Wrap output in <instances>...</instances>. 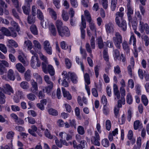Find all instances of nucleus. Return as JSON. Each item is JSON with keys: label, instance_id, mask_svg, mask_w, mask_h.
<instances>
[{"label": "nucleus", "instance_id": "4c0bfd02", "mask_svg": "<svg viewBox=\"0 0 149 149\" xmlns=\"http://www.w3.org/2000/svg\"><path fill=\"white\" fill-rule=\"evenodd\" d=\"M89 23V26L91 30L93 31L94 33L96 32V28L95 24L92 22L91 21L90 22H88Z\"/></svg>", "mask_w": 149, "mask_h": 149}, {"label": "nucleus", "instance_id": "338daca9", "mask_svg": "<svg viewBox=\"0 0 149 149\" xmlns=\"http://www.w3.org/2000/svg\"><path fill=\"white\" fill-rule=\"evenodd\" d=\"M0 50L4 54H6L7 52L6 47L3 44H0Z\"/></svg>", "mask_w": 149, "mask_h": 149}, {"label": "nucleus", "instance_id": "864d4df0", "mask_svg": "<svg viewBox=\"0 0 149 149\" xmlns=\"http://www.w3.org/2000/svg\"><path fill=\"white\" fill-rule=\"evenodd\" d=\"M48 112L50 114L54 116H56L58 114V112L57 111L52 108L49 109Z\"/></svg>", "mask_w": 149, "mask_h": 149}, {"label": "nucleus", "instance_id": "e433bc0d", "mask_svg": "<svg viewBox=\"0 0 149 149\" xmlns=\"http://www.w3.org/2000/svg\"><path fill=\"white\" fill-rule=\"evenodd\" d=\"M21 87L24 89H27L29 88V84L26 81H23L20 84Z\"/></svg>", "mask_w": 149, "mask_h": 149}, {"label": "nucleus", "instance_id": "c85d7f7f", "mask_svg": "<svg viewBox=\"0 0 149 149\" xmlns=\"http://www.w3.org/2000/svg\"><path fill=\"white\" fill-rule=\"evenodd\" d=\"M48 10L52 18L56 20L57 18V15L56 12L53 9L50 8H48Z\"/></svg>", "mask_w": 149, "mask_h": 149}, {"label": "nucleus", "instance_id": "c03bdc74", "mask_svg": "<svg viewBox=\"0 0 149 149\" xmlns=\"http://www.w3.org/2000/svg\"><path fill=\"white\" fill-rule=\"evenodd\" d=\"M11 25L14 27V28L15 29L16 31L19 34H20V33H19V31H20V28L18 24L14 21H11Z\"/></svg>", "mask_w": 149, "mask_h": 149}, {"label": "nucleus", "instance_id": "412c9836", "mask_svg": "<svg viewBox=\"0 0 149 149\" xmlns=\"http://www.w3.org/2000/svg\"><path fill=\"white\" fill-rule=\"evenodd\" d=\"M16 68L20 72L23 73L25 70L24 67L20 63H17L15 65Z\"/></svg>", "mask_w": 149, "mask_h": 149}, {"label": "nucleus", "instance_id": "69168bd1", "mask_svg": "<svg viewBox=\"0 0 149 149\" xmlns=\"http://www.w3.org/2000/svg\"><path fill=\"white\" fill-rule=\"evenodd\" d=\"M100 140L91 138V141L92 143L94 145L99 146L100 145V143L99 142Z\"/></svg>", "mask_w": 149, "mask_h": 149}, {"label": "nucleus", "instance_id": "7ed1b4c3", "mask_svg": "<svg viewBox=\"0 0 149 149\" xmlns=\"http://www.w3.org/2000/svg\"><path fill=\"white\" fill-rule=\"evenodd\" d=\"M43 67H42V69L43 72L47 74L48 72L51 76H53L55 74V71L53 67L51 65H45V64H43Z\"/></svg>", "mask_w": 149, "mask_h": 149}, {"label": "nucleus", "instance_id": "1a4fd4ad", "mask_svg": "<svg viewBox=\"0 0 149 149\" xmlns=\"http://www.w3.org/2000/svg\"><path fill=\"white\" fill-rule=\"evenodd\" d=\"M139 28V31L141 33H143L145 30L146 34H149V27L147 24H144L143 22L140 21Z\"/></svg>", "mask_w": 149, "mask_h": 149}, {"label": "nucleus", "instance_id": "6e6552de", "mask_svg": "<svg viewBox=\"0 0 149 149\" xmlns=\"http://www.w3.org/2000/svg\"><path fill=\"white\" fill-rule=\"evenodd\" d=\"M0 89L1 90V92H3L9 95H10L11 93H14L13 88L8 84H6L3 87V88L0 87Z\"/></svg>", "mask_w": 149, "mask_h": 149}, {"label": "nucleus", "instance_id": "393cba45", "mask_svg": "<svg viewBox=\"0 0 149 149\" xmlns=\"http://www.w3.org/2000/svg\"><path fill=\"white\" fill-rule=\"evenodd\" d=\"M68 75L70 77L71 81L74 83H76L77 82V77L75 73L69 72Z\"/></svg>", "mask_w": 149, "mask_h": 149}, {"label": "nucleus", "instance_id": "dca6fc26", "mask_svg": "<svg viewBox=\"0 0 149 149\" xmlns=\"http://www.w3.org/2000/svg\"><path fill=\"white\" fill-rule=\"evenodd\" d=\"M37 130V127L35 125H32L31 126V128L28 130V132L32 136L36 137L37 135L35 133V132Z\"/></svg>", "mask_w": 149, "mask_h": 149}, {"label": "nucleus", "instance_id": "20e7f679", "mask_svg": "<svg viewBox=\"0 0 149 149\" xmlns=\"http://www.w3.org/2000/svg\"><path fill=\"white\" fill-rule=\"evenodd\" d=\"M30 62L31 66L34 69L37 67H39L41 63L38 56H33Z\"/></svg>", "mask_w": 149, "mask_h": 149}, {"label": "nucleus", "instance_id": "4468645a", "mask_svg": "<svg viewBox=\"0 0 149 149\" xmlns=\"http://www.w3.org/2000/svg\"><path fill=\"white\" fill-rule=\"evenodd\" d=\"M135 18L134 20H133V21H134L133 24H132L133 26V25H137V19L140 20V22L141 21L142 19V17L139 11H136L135 13Z\"/></svg>", "mask_w": 149, "mask_h": 149}, {"label": "nucleus", "instance_id": "ddd939ff", "mask_svg": "<svg viewBox=\"0 0 149 149\" xmlns=\"http://www.w3.org/2000/svg\"><path fill=\"white\" fill-rule=\"evenodd\" d=\"M116 24L120 27L121 28V29L123 31H125L127 30V24L126 21L124 19L116 23Z\"/></svg>", "mask_w": 149, "mask_h": 149}, {"label": "nucleus", "instance_id": "a878e982", "mask_svg": "<svg viewBox=\"0 0 149 149\" xmlns=\"http://www.w3.org/2000/svg\"><path fill=\"white\" fill-rule=\"evenodd\" d=\"M37 17L41 21V24L42 25H43L42 23L44 22V17L40 9H38L37 11Z\"/></svg>", "mask_w": 149, "mask_h": 149}, {"label": "nucleus", "instance_id": "9d476101", "mask_svg": "<svg viewBox=\"0 0 149 149\" xmlns=\"http://www.w3.org/2000/svg\"><path fill=\"white\" fill-rule=\"evenodd\" d=\"M43 48L46 52L49 55H51L52 53V49L49 42L46 40L43 43Z\"/></svg>", "mask_w": 149, "mask_h": 149}, {"label": "nucleus", "instance_id": "0e129e2a", "mask_svg": "<svg viewBox=\"0 0 149 149\" xmlns=\"http://www.w3.org/2000/svg\"><path fill=\"white\" fill-rule=\"evenodd\" d=\"M8 42L11 46H13L15 47H17L18 46V44L13 40H8Z\"/></svg>", "mask_w": 149, "mask_h": 149}, {"label": "nucleus", "instance_id": "f3484780", "mask_svg": "<svg viewBox=\"0 0 149 149\" xmlns=\"http://www.w3.org/2000/svg\"><path fill=\"white\" fill-rule=\"evenodd\" d=\"M49 29L50 31L51 35L53 36H56L57 33V31L54 25L51 24L49 26Z\"/></svg>", "mask_w": 149, "mask_h": 149}, {"label": "nucleus", "instance_id": "3c124183", "mask_svg": "<svg viewBox=\"0 0 149 149\" xmlns=\"http://www.w3.org/2000/svg\"><path fill=\"white\" fill-rule=\"evenodd\" d=\"M35 18L33 16H29L27 17V21L30 24H33L35 21Z\"/></svg>", "mask_w": 149, "mask_h": 149}, {"label": "nucleus", "instance_id": "13d9d810", "mask_svg": "<svg viewBox=\"0 0 149 149\" xmlns=\"http://www.w3.org/2000/svg\"><path fill=\"white\" fill-rule=\"evenodd\" d=\"M142 39L145 42V45L146 46H148L149 44V38L147 36H145L142 37Z\"/></svg>", "mask_w": 149, "mask_h": 149}, {"label": "nucleus", "instance_id": "5fc2aeb1", "mask_svg": "<svg viewBox=\"0 0 149 149\" xmlns=\"http://www.w3.org/2000/svg\"><path fill=\"white\" fill-rule=\"evenodd\" d=\"M65 63L67 68H70L72 66L71 62L70 60L68 58H65Z\"/></svg>", "mask_w": 149, "mask_h": 149}, {"label": "nucleus", "instance_id": "052dcab7", "mask_svg": "<svg viewBox=\"0 0 149 149\" xmlns=\"http://www.w3.org/2000/svg\"><path fill=\"white\" fill-rule=\"evenodd\" d=\"M76 61L77 63L78 64H80L81 65V67L82 70L84 71V67L83 65L82 62H81L79 61V57L76 56Z\"/></svg>", "mask_w": 149, "mask_h": 149}, {"label": "nucleus", "instance_id": "7c9ffc66", "mask_svg": "<svg viewBox=\"0 0 149 149\" xmlns=\"http://www.w3.org/2000/svg\"><path fill=\"white\" fill-rule=\"evenodd\" d=\"M23 12L26 15H29L30 11V6L25 5L22 7Z\"/></svg>", "mask_w": 149, "mask_h": 149}, {"label": "nucleus", "instance_id": "774afa93", "mask_svg": "<svg viewBox=\"0 0 149 149\" xmlns=\"http://www.w3.org/2000/svg\"><path fill=\"white\" fill-rule=\"evenodd\" d=\"M45 136L50 139L53 138V136L50 134L49 132L47 129H46L45 132Z\"/></svg>", "mask_w": 149, "mask_h": 149}, {"label": "nucleus", "instance_id": "4be33fe9", "mask_svg": "<svg viewBox=\"0 0 149 149\" xmlns=\"http://www.w3.org/2000/svg\"><path fill=\"white\" fill-rule=\"evenodd\" d=\"M96 43L98 45V47L100 49H102L103 48L104 44L101 37H99L97 38L96 40Z\"/></svg>", "mask_w": 149, "mask_h": 149}, {"label": "nucleus", "instance_id": "0eeeda50", "mask_svg": "<svg viewBox=\"0 0 149 149\" xmlns=\"http://www.w3.org/2000/svg\"><path fill=\"white\" fill-rule=\"evenodd\" d=\"M86 27V23L85 19L84 18L83 16H81V25L80 29L81 32V36L82 39H84L85 37V31L84 29Z\"/></svg>", "mask_w": 149, "mask_h": 149}, {"label": "nucleus", "instance_id": "de8ad7c7", "mask_svg": "<svg viewBox=\"0 0 149 149\" xmlns=\"http://www.w3.org/2000/svg\"><path fill=\"white\" fill-rule=\"evenodd\" d=\"M77 130L78 133L80 135H82L85 133V131L84 128L81 126H78Z\"/></svg>", "mask_w": 149, "mask_h": 149}, {"label": "nucleus", "instance_id": "603ef678", "mask_svg": "<svg viewBox=\"0 0 149 149\" xmlns=\"http://www.w3.org/2000/svg\"><path fill=\"white\" fill-rule=\"evenodd\" d=\"M16 96L21 99L24 97V95L22 91H18L16 93Z\"/></svg>", "mask_w": 149, "mask_h": 149}, {"label": "nucleus", "instance_id": "c9c22d12", "mask_svg": "<svg viewBox=\"0 0 149 149\" xmlns=\"http://www.w3.org/2000/svg\"><path fill=\"white\" fill-rule=\"evenodd\" d=\"M24 78L27 81H29L31 79V71L30 70H27L24 74Z\"/></svg>", "mask_w": 149, "mask_h": 149}, {"label": "nucleus", "instance_id": "f8f14e48", "mask_svg": "<svg viewBox=\"0 0 149 149\" xmlns=\"http://www.w3.org/2000/svg\"><path fill=\"white\" fill-rule=\"evenodd\" d=\"M31 87L30 88V91L33 93H37L38 91V87L37 83L33 79L31 81Z\"/></svg>", "mask_w": 149, "mask_h": 149}, {"label": "nucleus", "instance_id": "6ab92c4d", "mask_svg": "<svg viewBox=\"0 0 149 149\" xmlns=\"http://www.w3.org/2000/svg\"><path fill=\"white\" fill-rule=\"evenodd\" d=\"M143 127L142 123L140 120H137L134 122V128L135 130H137L139 128L141 129Z\"/></svg>", "mask_w": 149, "mask_h": 149}, {"label": "nucleus", "instance_id": "aec40b11", "mask_svg": "<svg viewBox=\"0 0 149 149\" xmlns=\"http://www.w3.org/2000/svg\"><path fill=\"white\" fill-rule=\"evenodd\" d=\"M34 49L36 51L41 50L42 48L41 45L40 43L36 40H34L33 42Z\"/></svg>", "mask_w": 149, "mask_h": 149}, {"label": "nucleus", "instance_id": "e2e57ef3", "mask_svg": "<svg viewBox=\"0 0 149 149\" xmlns=\"http://www.w3.org/2000/svg\"><path fill=\"white\" fill-rule=\"evenodd\" d=\"M103 146L105 147H108L109 146V143L107 139H103L102 141Z\"/></svg>", "mask_w": 149, "mask_h": 149}, {"label": "nucleus", "instance_id": "473e14b6", "mask_svg": "<svg viewBox=\"0 0 149 149\" xmlns=\"http://www.w3.org/2000/svg\"><path fill=\"white\" fill-rule=\"evenodd\" d=\"M111 8L112 11L115 10L117 3V0H111Z\"/></svg>", "mask_w": 149, "mask_h": 149}, {"label": "nucleus", "instance_id": "bf43d9fd", "mask_svg": "<svg viewBox=\"0 0 149 149\" xmlns=\"http://www.w3.org/2000/svg\"><path fill=\"white\" fill-rule=\"evenodd\" d=\"M113 52L114 53L115 59L117 60L120 56V52L119 50L117 49H114Z\"/></svg>", "mask_w": 149, "mask_h": 149}, {"label": "nucleus", "instance_id": "bb28decb", "mask_svg": "<svg viewBox=\"0 0 149 149\" xmlns=\"http://www.w3.org/2000/svg\"><path fill=\"white\" fill-rule=\"evenodd\" d=\"M61 16L63 20L65 21H67L69 19V16L68 13L64 10H62Z\"/></svg>", "mask_w": 149, "mask_h": 149}, {"label": "nucleus", "instance_id": "ea45409f", "mask_svg": "<svg viewBox=\"0 0 149 149\" xmlns=\"http://www.w3.org/2000/svg\"><path fill=\"white\" fill-rule=\"evenodd\" d=\"M103 57L104 60L106 61H109V58L108 56L107 52V49H105L104 50L103 52Z\"/></svg>", "mask_w": 149, "mask_h": 149}, {"label": "nucleus", "instance_id": "cd10ccee", "mask_svg": "<svg viewBox=\"0 0 149 149\" xmlns=\"http://www.w3.org/2000/svg\"><path fill=\"white\" fill-rule=\"evenodd\" d=\"M6 97L5 95L1 92V90L0 89V104H3L6 102Z\"/></svg>", "mask_w": 149, "mask_h": 149}, {"label": "nucleus", "instance_id": "a18cd8bd", "mask_svg": "<svg viewBox=\"0 0 149 149\" xmlns=\"http://www.w3.org/2000/svg\"><path fill=\"white\" fill-rule=\"evenodd\" d=\"M56 25L57 30L62 28L63 23L62 21L60 20H57L56 22Z\"/></svg>", "mask_w": 149, "mask_h": 149}, {"label": "nucleus", "instance_id": "9b49d317", "mask_svg": "<svg viewBox=\"0 0 149 149\" xmlns=\"http://www.w3.org/2000/svg\"><path fill=\"white\" fill-rule=\"evenodd\" d=\"M106 31L108 33H110L114 32V26L113 24L111 22H109L105 25Z\"/></svg>", "mask_w": 149, "mask_h": 149}, {"label": "nucleus", "instance_id": "79ce46f5", "mask_svg": "<svg viewBox=\"0 0 149 149\" xmlns=\"http://www.w3.org/2000/svg\"><path fill=\"white\" fill-rule=\"evenodd\" d=\"M30 30L31 32L34 35H36L38 34L37 28L35 25H32L30 28Z\"/></svg>", "mask_w": 149, "mask_h": 149}, {"label": "nucleus", "instance_id": "2eb2a0df", "mask_svg": "<svg viewBox=\"0 0 149 149\" xmlns=\"http://www.w3.org/2000/svg\"><path fill=\"white\" fill-rule=\"evenodd\" d=\"M124 15V13H120L118 12H117L115 14V22L116 23L123 20V17Z\"/></svg>", "mask_w": 149, "mask_h": 149}, {"label": "nucleus", "instance_id": "c756f323", "mask_svg": "<svg viewBox=\"0 0 149 149\" xmlns=\"http://www.w3.org/2000/svg\"><path fill=\"white\" fill-rule=\"evenodd\" d=\"M40 59L42 61H43V62H42V67H43V64H45V65H47L48 64V61L47 60V58L43 55L41 53H40Z\"/></svg>", "mask_w": 149, "mask_h": 149}, {"label": "nucleus", "instance_id": "72a5a7b5", "mask_svg": "<svg viewBox=\"0 0 149 149\" xmlns=\"http://www.w3.org/2000/svg\"><path fill=\"white\" fill-rule=\"evenodd\" d=\"M132 42H133V46L135 48L136 47V39L135 36L133 35H132L130 37L129 42V44L131 45Z\"/></svg>", "mask_w": 149, "mask_h": 149}, {"label": "nucleus", "instance_id": "b1692460", "mask_svg": "<svg viewBox=\"0 0 149 149\" xmlns=\"http://www.w3.org/2000/svg\"><path fill=\"white\" fill-rule=\"evenodd\" d=\"M122 46L123 49L126 52L128 53L130 51V47L128 45L127 42L125 40H124L122 42Z\"/></svg>", "mask_w": 149, "mask_h": 149}, {"label": "nucleus", "instance_id": "09e8293b", "mask_svg": "<svg viewBox=\"0 0 149 149\" xmlns=\"http://www.w3.org/2000/svg\"><path fill=\"white\" fill-rule=\"evenodd\" d=\"M24 45L29 50L31 49L33 47L32 43L29 40L25 41L24 42Z\"/></svg>", "mask_w": 149, "mask_h": 149}, {"label": "nucleus", "instance_id": "6e6d98bb", "mask_svg": "<svg viewBox=\"0 0 149 149\" xmlns=\"http://www.w3.org/2000/svg\"><path fill=\"white\" fill-rule=\"evenodd\" d=\"M80 53L82 55V58H83L86 59L87 56V54L86 51L83 49L81 47H80Z\"/></svg>", "mask_w": 149, "mask_h": 149}, {"label": "nucleus", "instance_id": "423d86ee", "mask_svg": "<svg viewBox=\"0 0 149 149\" xmlns=\"http://www.w3.org/2000/svg\"><path fill=\"white\" fill-rule=\"evenodd\" d=\"M127 15L128 20L130 22H131L132 24H133L132 15H133L134 13L133 8L130 5H127Z\"/></svg>", "mask_w": 149, "mask_h": 149}, {"label": "nucleus", "instance_id": "2f4dec72", "mask_svg": "<svg viewBox=\"0 0 149 149\" xmlns=\"http://www.w3.org/2000/svg\"><path fill=\"white\" fill-rule=\"evenodd\" d=\"M141 101L145 106H146L148 105V100L146 95H142L141 97Z\"/></svg>", "mask_w": 149, "mask_h": 149}, {"label": "nucleus", "instance_id": "f03ea898", "mask_svg": "<svg viewBox=\"0 0 149 149\" xmlns=\"http://www.w3.org/2000/svg\"><path fill=\"white\" fill-rule=\"evenodd\" d=\"M58 34L61 37H68L70 35V32L69 29L65 26L57 30Z\"/></svg>", "mask_w": 149, "mask_h": 149}, {"label": "nucleus", "instance_id": "4d7b16f0", "mask_svg": "<svg viewBox=\"0 0 149 149\" xmlns=\"http://www.w3.org/2000/svg\"><path fill=\"white\" fill-rule=\"evenodd\" d=\"M14 134L15 133L13 132L10 131L8 132L6 136V137L8 139H12Z\"/></svg>", "mask_w": 149, "mask_h": 149}, {"label": "nucleus", "instance_id": "680f3d73", "mask_svg": "<svg viewBox=\"0 0 149 149\" xmlns=\"http://www.w3.org/2000/svg\"><path fill=\"white\" fill-rule=\"evenodd\" d=\"M105 126L106 130L109 131H110L111 125V121L109 120H107L106 121Z\"/></svg>", "mask_w": 149, "mask_h": 149}, {"label": "nucleus", "instance_id": "58836bf2", "mask_svg": "<svg viewBox=\"0 0 149 149\" xmlns=\"http://www.w3.org/2000/svg\"><path fill=\"white\" fill-rule=\"evenodd\" d=\"M125 103V99L124 97H121V100H119L118 101V106L116 107L121 108L122 107V104H124Z\"/></svg>", "mask_w": 149, "mask_h": 149}, {"label": "nucleus", "instance_id": "49530a36", "mask_svg": "<svg viewBox=\"0 0 149 149\" xmlns=\"http://www.w3.org/2000/svg\"><path fill=\"white\" fill-rule=\"evenodd\" d=\"M33 93H29L27 94L26 97L27 98L31 101H33L35 100L36 97Z\"/></svg>", "mask_w": 149, "mask_h": 149}, {"label": "nucleus", "instance_id": "39448f33", "mask_svg": "<svg viewBox=\"0 0 149 149\" xmlns=\"http://www.w3.org/2000/svg\"><path fill=\"white\" fill-rule=\"evenodd\" d=\"M1 31L4 35L7 36H11L15 37L17 35L15 31L12 30L10 32L8 29L4 27L1 28Z\"/></svg>", "mask_w": 149, "mask_h": 149}, {"label": "nucleus", "instance_id": "a211bd4d", "mask_svg": "<svg viewBox=\"0 0 149 149\" xmlns=\"http://www.w3.org/2000/svg\"><path fill=\"white\" fill-rule=\"evenodd\" d=\"M7 77L8 78L11 80L14 81L15 79L14 75V72L12 69H9L7 73Z\"/></svg>", "mask_w": 149, "mask_h": 149}, {"label": "nucleus", "instance_id": "a19ab883", "mask_svg": "<svg viewBox=\"0 0 149 149\" xmlns=\"http://www.w3.org/2000/svg\"><path fill=\"white\" fill-rule=\"evenodd\" d=\"M126 101L127 103L129 104H131L132 102L133 99L132 95L130 93H128L126 96Z\"/></svg>", "mask_w": 149, "mask_h": 149}, {"label": "nucleus", "instance_id": "f704fd0d", "mask_svg": "<svg viewBox=\"0 0 149 149\" xmlns=\"http://www.w3.org/2000/svg\"><path fill=\"white\" fill-rule=\"evenodd\" d=\"M84 15L87 21L88 22H90L92 21L91 15L89 11L88 10L84 11Z\"/></svg>", "mask_w": 149, "mask_h": 149}, {"label": "nucleus", "instance_id": "5701e85b", "mask_svg": "<svg viewBox=\"0 0 149 149\" xmlns=\"http://www.w3.org/2000/svg\"><path fill=\"white\" fill-rule=\"evenodd\" d=\"M62 90L64 97H66L69 100H71L72 99V96L70 94L69 92L66 91L65 89L63 87L62 88Z\"/></svg>", "mask_w": 149, "mask_h": 149}, {"label": "nucleus", "instance_id": "37998d69", "mask_svg": "<svg viewBox=\"0 0 149 149\" xmlns=\"http://www.w3.org/2000/svg\"><path fill=\"white\" fill-rule=\"evenodd\" d=\"M84 79L85 82L87 85L90 84V79L89 74L87 73H85L84 75Z\"/></svg>", "mask_w": 149, "mask_h": 149}, {"label": "nucleus", "instance_id": "f257e3e1", "mask_svg": "<svg viewBox=\"0 0 149 149\" xmlns=\"http://www.w3.org/2000/svg\"><path fill=\"white\" fill-rule=\"evenodd\" d=\"M112 40L116 47L120 49L121 47V44L123 41V37L121 34L118 32H116Z\"/></svg>", "mask_w": 149, "mask_h": 149}, {"label": "nucleus", "instance_id": "8fccbe9b", "mask_svg": "<svg viewBox=\"0 0 149 149\" xmlns=\"http://www.w3.org/2000/svg\"><path fill=\"white\" fill-rule=\"evenodd\" d=\"M85 141L84 140H82L81 141L80 144L76 146L77 149H83V148L85 147Z\"/></svg>", "mask_w": 149, "mask_h": 149}]
</instances>
